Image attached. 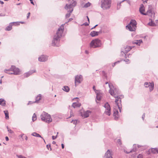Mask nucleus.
Here are the masks:
<instances>
[{
    "label": "nucleus",
    "instance_id": "f257e3e1",
    "mask_svg": "<svg viewBox=\"0 0 158 158\" xmlns=\"http://www.w3.org/2000/svg\"><path fill=\"white\" fill-rule=\"evenodd\" d=\"M64 24H63L58 29L56 34L54 35L53 39L52 41V45L53 46L59 47L60 38L62 36L64 32Z\"/></svg>",
    "mask_w": 158,
    "mask_h": 158
},
{
    "label": "nucleus",
    "instance_id": "f03ea898",
    "mask_svg": "<svg viewBox=\"0 0 158 158\" xmlns=\"http://www.w3.org/2000/svg\"><path fill=\"white\" fill-rule=\"evenodd\" d=\"M153 6L152 5H150L148 6V10L146 13H144L145 11V9L144 6L143 4H141L139 9L140 13L142 15H149L150 14V16L152 17V15H153V16L155 17V13L153 11Z\"/></svg>",
    "mask_w": 158,
    "mask_h": 158
},
{
    "label": "nucleus",
    "instance_id": "7ed1b4c3",
    "mask_svg": "<svg viewBox=\"0 0 158 158\" xmlns=\"http://www.w3.org/2000/svg\"><path fill=\"white\" fill-rule=\"evenodd\" d=\"M109 87L110 89L109 93L114 98L120 94L121 91L118 88L114 87L112 84H109Z\"/></svg>",
    "mask_w": 158,
    "mask_h": 158
},
{
    "label": "nucleus",
    "instance_id": "20e7f679",
    "mask_svg": "<svg viewBox=\"0 0 158 158\" xmlns=\"http://www.w3.org/2000/svg\"><path fill=\"white\" fill-rule=\"evenodd\" d=\"M134 47V46H129L127 45H123L121 48L120 56L127 58V53Z\"/></svg>",
    "mask_w": 158,
    "mask_h": 158
},
{
    "label": "nucleus",
    "instance_id": "39448f33",
    "mask_svg": "<svg viewBox=\"0 0 158 158\" xmlns=\"http://www.w3.org/2000/svg\"><path fill=\"white\" fill-rule=\"evenodd\" d=\"M68 1L69 2V4H66L64 8L68 11V12L72 13L73 10V7L76 5L77 2L74 0Z\"/></svg>",
    "mask_w": 158,
    "mask_h": 158
},
{
    "label": "nucleus",
    "instance_id": "423d86ee",
    "mask_svg": "<svg viewBox=\"0 0 158 158\" xmlns=\"http://www.w3.org/2000/svg\"><path fill=\"white\" fill-rule=\"evenodd\" d=\"M137 22L135 19H132L130 23L126 26L127 29L131 31H135L136 29Z\"/></svg>",
    "mask_w": 158,
    "mask_h": 158
},
{
    "label": "nucleus",
    "instance_id": "0eeeda50",
    "mask_svg": "<svg viewBox=\"0 0 158 158\" xmlns=\"http://www.w3.org/2000/svg\"><path fill=\"white\" fill-rule=\"evenodd\" d=\"M44 114L41 115V119L43 121L48 123H49L52 121L51 115L45 112Z\"/></svg>",
    "mask_w": 158,
    "mask_h": 158
},
{
    "label": "nucleus",
    "instance_id": "6e6552de",
    "mask_svg": "<svg viewBox=\"0 0 158 158\" xmlns=\"http://www.w3.org/2000/svg\"><path fill=\"white\" fill-rule=\"evenodd\" d=\"M111 2V0H102L101 7L103 10L108 9L110 7Z\"/></svg>",
    "mask_w": 158,
    "mask_h": 158
},
{
    "label": "nucleus",
    "instance_id": "1a4fd4ad",
    "mask_svg": "<svg viewBox=\"0 0 158 158\" xmlns=\"http://www.w3.org/2000/svg\"><path fill=\"white\" fill-rule=\"evenodd\" d=\"M101 45V41L98 39L93 40L90 43V48H97L99 47Z\"/></svg>",
    "mask_w": 158,
    "mask_h": 158
},
{
    "label": "nucleus",
    "instance_id": "9d476101",
    "mask_svg": "<svg viewBox=\"0 0 158 158\" xmlns=\"http://www.w3.org/2000/svg\"><path fill=\"white\" fill-rule=\"evenodd\" d=\"M104 107L106 108V110L105 112V113L106 114L109 116H110L111 114V108L110 105L108 102H106L105 103L103 106Z\"/></svg>",
    "mask_w": 158,
    "mask_h": 158
},
{
    "label": "nucleus",
    "instance_id": "9b49d317",
    "mask_svg": "<svg viewBox=\"0 0 158 158\" xmlns=\"http://www.w3.org/2000/svg\"><path fill=\"white\" fill-rule=\"evenodd\" d=\"M115 102L117 106L118 109L119 110L120 112L121 111L122 104H121V99L118 96H115Z\"/></svg>",
    "mask_w": 158,
    "mask_h": 158
},
{
    "label": "nucleus",
    "instance_id": "f8f14e48",
    "mask_svg": "<svg viewBox=\"0 0 158 158\" xmlns=\"http://www.w3.org/2000/svg\"><path fill=\"white\" fill-rule=\"evenodd\" d=\"M9 70L13 72V74L15 75H18L19 74L20 72V70L19 69L16 68L15 66L12 65L11 68L9 69Z\"/></svg>",
    "mask_w": 158,
    "mask_h": 158
},
{
    "label": "nucleus",
    "instance_id": "ddd939ff",
    "mask_svg": "<svg viewBox=\"0 0 158 158\" xmlns=\"http://www.w3.org/2000/svg\"><path fill=\"white\" fill-rule=\"evenodd\" d=\"M83 110H79V114L81 116L84 117V118H88L89 116V114L91 113V111L89 110H87L86 111H85L84 114H83Z\"/></svg>",
    "mask_w": 158,
    "mask_h": 158
},
{
    "label": "nucleus",
    "instance_id": "4468645a",
    "mask_svg": "<svg viewBox=\"0 0 158 158\" xmlns=\"http://www.w3.org/2000/svg\"><path fill=\"white\" fill-rule=\"evenodd\" d=\"M83 80V77L81 75H76L75 77V86H77V83L80 84Z\"/></svg>",
    "mask_w": 158,
    "mask_h": 158
},
{
    "label": "nucleus",
    "instance_id": "2eb2a0df",
    "mask_svg": "<svg viewBox=\"0 0 158 158\" xmlns=\"http://www.w3.org/2000/svg\"><path fill=\"white\" fill-rule=\"evenodd\" d=\"M48 56L43 55L39 57L38 60L40 62H44L48 60Z\"/></svg>",
    "mask_w": 158,
    "mask_h": 158
},
{
    "label": "nucleus",
    "instance_id": "dca6fc26",
    "mask_svg": "<svg viewBox=\"0 0 158 158\" xmlns=\"http://www.w3.org/2000/svg\"><path fill=\"white\" fill-rule=\"evenodd\" d=\"M113 111V116L114 117V119L115 120H117L119 117L118 111L117 109L114 108Z\"/></svg>",
    "mask_w": 158,
    "mask_h": 158
},
{
    "label": "nucleus",
    "instance_id": "f3484780",
    "mask_svg": "<svg viewBox=\"0 0 158 158\" xmlns=\"http://www.w3.org/2000/svg\"><path fill=\"white\" fill-rule=\"evenodd\" d=\"M36 72V70H30L27 72L24 73L23 74V76L24 77H27L33 73H35Z\"/></svg>",
    "mask_w": 158,
    "mask_h": 158
},
{
    "label": "nucleus",
    "instance_id": "a211bd4d",
    "mask_svg": "<svg viewBox=\"0 0 158 158\" xmlns=\"http://www.w3.org/2000/svg\"><path fill=\"white\" fill-rule=\"evenodd\" d=\"M104 158H113L111 155V152L110 150L108 149L105 153Z\"/></svg>",
    "mask_w": 158,
    "mask_h": 158
},
{
    "label": "nucleus",
    "instance_id": "6ab92c4d",
    "mask_svg": "<svg viewBox=\"0 0 158 158\" xmlns=\"http://www.w3.org/2000/svg\"><path fill=\"white\" fill-rule=\"evenodd\" d=\"M150 152L154 154L156 153L158 154V148H152L148 151V152Z\"/></svg>",
    "mask_w": 158,
    "mask_h": 158
},
{
    "label": "nucleus",
    "instance_id": "aec40b11",
    "mask_svg": "<svg viewBox=\"0 0 158 158\" xmlns=\"http://www.w3.org/2000/svg\"><path fill=\"white\" fill-rule=\"evenodd\" d=\"M90 35L92 37H94L98 35V32L97 31H92L91 32Z\"/></svg>",
    "mask_w": 158,
    "mask_h": 158
},
{
    "label": "nucleus",
    "instance_id": "412c9836",
    "mask_svg": "<svg viewBox=\"0 0 158 158\" xmlns=\"http://www.w3.org/2000/svg\"><path fill=\"white\" fill-rule=\"evenodd\" d=\"M143 43L142 40H136L135 42H133V44H136L137 45L140 46V44Z\"/></svg>",
    "mask_w": 158,
    "mask_h": 158
},
{
    "label": "nucleus",
    "instance_id": "4be33fe9",
    "mask_svg": "<svg viewBox=\"0 0 158 158\" xmlns=\"http://www.w3.org/2000/svg\"><path fill=\"white\" fill-rule=\"evenodd\" d=\"M81 106V103L76 102L73 103L72 105V106L74 108H75L77 107H80Z\"/></svg>",
    "mask_w": 158,
    "mask_h": 158
},
{
    "label": "nucleus",
    "instance_id": "5701e85b",
    "mask_svg": "<svg viewBox=\"0 0 158 158\" xmlns=\"http://www.w3.org/2000/svg\"><path fill=\"white\" fill-rule=\"evenodd\" d=\"M136 145L135 144H134L133 145V149H132L131 150H130V151H127L126 150H124V152L125 153H126L127 154H129L131 152H135V150H136Z\"/></svg>",
    "mask_w": 158,
    "mask_h": 158
},
{
    "label": "nucleus",
    "instance_id": "b1692460",
    "mask_svg": "<svg viewBox=\"0 0 158 158\" xmlns=\"http://www.w3.org/2000/svg\"><path fill=\"white\" fill-rule=\"evenodd\" d=\"M41 99V94H39L35 98V100L34 102L38 103L39 101Z\"/></svg>",
    "mask_w": 158,
    "mask_h": 158
},
{
    "label": "nucleus",
    "instance_id": "393cba45",
    "mask_svg": "<svg viewBox=\"0 0 158 158\" xmlns=\"http://www.w3.org/2000/svg\"><path fill=\"white\" fill-rule=\"evenodd\" d=\"M5 100L3 98L0 99V105L2 106H5L6 105Z\"/></svg>",
    "mask_w": 158,
    "mask_h": 158
},
{
    "label": "nucleus",
    "instance_id": "a878e982",
    "mask_svg": "<svg viewBox=\"0 0 158 158\" xmlns=\"http://www.w3.org/2000/svg\"><path fill=\"white\" fill-rule=\"evenodd\" d=\"M149 20H151V22H149L148 23V25L152 27H155L156 26V23L153 21H152V19H150Z\"/></svg>",
    "mask_w": 158,
    "mask_h": 158
},
{
    "label": "nucleus",
    "instance_id": "bb28decb",
    "mask_svg": "<svg viewBox=\"0 0 158 158\" xmlns=\"http://www.w3.org/2000/svg\"><path fill=\"white\" fill-rule=\"evenodd\" d=\"M150 85L148 86V87L149 88V90L150 92H151L152 90H153L154 89V83L153 82L150 83V84H149Z\"/></svg>",
    "mask_w": 158,
    "mask_h": 158
},
{
    "label": "nucleus",
    "instance_id": "cd10ccee",
    "mask_svg": "<svg viewBox=\"0 0 158 158\" xmlns=\"http://www.w3.org/2000/svg\"><path fill=\"white\" fill-rule=\"evenodd\" d=\"M31 135L35 137L41 138V139H43V138L38 133L34 132L32 133Z\"/></svg>",
    "mask_w": 158,
    "mask_h": 158
},
{
    "label": "nucleus",
    "instance_id": "c85d7f7f",
    "mask_svg": "<svg viewBox=\"0 0 158 158\" xmlns=\"http://www.w3.org/2000/svg\"><path fill=\"white\" fill-rule=\"evenodd\" d=\"M62 89L64 91L66 92H69L70 90L69 88L67 86H64Z\"/></svg>",
    "mask_w": 158,
    "mask_h": 158
},
{
    "label": "nucleus",
    "instance_id": "c756f323",
    "mask_svg": "<svg viewBox=\"0 0 158 158\" xmlns=\"http://www.w3.org/2000/svg\"><path fill=\"white\" fill-rule=\"evenodd\" d=\"M4 114H5V118L6 119H9V113L7 110H5L4 111Z\"/></svg>",
    "mask_w": 158,
    "mask_h": 158
},
{
    "label": "nucleus",
    "instance_id": "7c9ffc66",
    "mask_svg": "<svg viewBox=\"0 0 158 158\" xmlns=\"http://www.w3.org/2000/svg\"><path fill=\"white\" fill-rule=\"evenodd\" d=\"M12 24H10V23L9 25L7 26L5 29L6 30L8 31H10L12 29Z\"/></svg>",
    "mask_w": 158,
    "mask_h": 158
},
{
    "label": "nucleus",
    "instance_id": "2f4dec72",
    "mask_svg": "<svg viewBox=\"0 0 158 158\" xmlns=\"http://www.w3.org/2000/svg\"><path fill=\"white\" fill-rule=\"evenodd\" d=\"M4 72L7 74H13V72L11 71V70H10L9 69H5L4 70Z\"/></svg>",
    "mask_w": 158,
    "mask_h": 158
},
{
    "label": "nucleus",
    "instance_id": "473e14b6",
    "mask_svg": "<svg viewBox=\"0 0 158 158\" xmlns=\"http://www.w3.org/2000/svg\"><path fill=\"white\" fill-rule=\"evenodd\" d=\"M79 122V121L78 120H72L71 121V123H73V124L75 125H76L77 123Z\"/></svg>",
    "mask_w": 158,
    "mask_h": 158
},
{
    "label": "nucleus",
    "instance_id": "72a5a7b5",
    "mask_svg": "<svg viewBox=\"0 0 158 158\" xmlns=\"http://www.w3.org/2000/svg\"><path fill=\"white\" fill-rule=\"evenodd\" d=\"M36 115L35 113H34L32 117V120L33 122H34L36 119Z\"/></svg>",
    "mask_w": 158,
    "mask_h": 158
},
{
    "label": "nucleus",
    "instance_id": "f704fd0d",
    "mask_svg": "<svg viewBox=\"0 0 158 158\" xmlns=\"http://www.w3.org/2000/svg\"><path fill=\"white\" fill-rule=\"evenodd\" d=\"M101 96L99 94H97L96 96V99L97 100L99 101H100L101 100Z\"/></svg>",
    "mask_w": 158,
    "mask_h": 158
},
{
    "label": "nucleus",
    "instance_id": "c9c22d12",
    "mask_svg": "<svg viewBox=\"0 0 158 158\" xmlns=\"http://www.w3.org/2000/svg\"><path fill=\"white\" fill-rule=\"evenodd\" d=\"M10 24H12V25L18 26L20 25L19 22H16L10 23Z\"/></svg>",
    "mask_w": 158,
    "mask_h": 158
},
{
    "label": "nucleus",
    "instance_id": "e433bc0d",
    "mask_svg": "<svg viewBox=\"0 0 158 158\" xmlns=\"http://www.w3.org/2000/svg\"><path fill=\"white\" fill-rule=\"evenodd\" d=\"M91 4V3H90L89 2H88L87 3H85L84 5V7L85 8H87Z\"/></svg>",
    "mask_w": 158,
    "mask_h": 158
},
{
    "label": "nucleus",
    "instance_id": "4c0bfd02",
    "mask_svg": "<svg viewBox=\"0 0 158 158\" xmlns=\"http://www.w3.org/2000/svg\"><path fill=\"white\" fill-rule=\"evenodd\" d=\"M102 75L103 76V77H105V78H106V79H107V77L106 74V72L104 71H102Z\"/></svg>",
    "mask_w": 158,
    "mask_h": 158
},
{
    "label": "nucleus",
    "instance_id": "58836bf2",
    "mask_svg": "<svg viewBox=\"0 0 158 158\" xmlns=\"http://www.w3.org/2000/svg\"><path fill=\"white\" fill-rule=\"evenodd\" d=\"M46 147L47 148L48 150H50L51 151L52 150V148H51V146L50 144H48L46 145Z\"/></svg>",
    "mask_w": 158,
    "mask_h": 158
},
{
    "label": "nucleus",
    "instance_id": "ea45409f",
    "mask_svg": "<svg viewBox=\"0 0 158 158\" xmlns=\"http://www.w3.org/2000/svg\"><path fill=\"white\" fill-rule=\"evenodd\" d=\"M150 82L149 83H148V82H145V83H144V85L146 87H148V86H149L150 85L149 84H150Z\"/></svg>",
    "mask_w": 158,
    "mask_h": 158
},
{
    "label": "nucleus",
    "instance_id": "a19ab883",
    "mask_svg": "<svg viewBox=\"0 0 158 158\" xmlns=\"http://www.w3.org/2000/svg\"><path fill=\"white\" fill-rule=\"evenodd\" d=\"M123 60L124 61L126 62V63L127 64H129L130 63V60L129 59H123Z\"/></svg>",
    "mask_w": 158,
    "mask_h": 158
},
{
    "label": "nucleus",
    "instance_id": "79ce46f5",
    "mask_svg": "<svg viewBox=\"0 0 158 158\" xmlns=\"http://www.w3.org/2000/svg\"><path fill=\"white\" fill-rule=\"evenodd\" d=\"M121 2L120 3H118L117 4V10H119L120 9V6L121 5V2Z\"/></svg>",
    "mask_w": 158,
    "mask_h": 158
},
{
    "label": "nucleus",
    "instance_id": "37998d69",
    "mask_svg": "<svg viewBox=\"0 0 158 158\" xmlns=\"http://www.w3.org/2000/svg\"><path fill=\"white\" fill-rule=\"evenodd\" d=\"M89 22L88 23V22H86L84 23H83V24H82V25H81V26H82L83 25H85L86 26H87L89 25Z\"/></svg>",
    "mask_w": 158,
    "mask_h": 158
},
{
    "label": "nucleus",
    "instance_id": "c03bdc74",
    "mask_svg": "<svg viewBox=\"0 0 158 158\" xmlns=\"http://www.w3.org/2000/svg\"><path fill=\"white\" fill-rule=\"evenodd\" d=\"M137 158H143V155L142 154H139L137 156Z\"/></svg>",
    "mask_w": 158,
    "mask_h": 158
},
{
    "label": "nucleus",
    "instance_id": "a18cd8bd",
    "mask_svg": "<svg viewBox=\"0 0 158 158\" xmlns=\"http://www.w3.org/2000/svg\"><path fill=\"white\" fill-rule=\"evenodd\" d=\"M71 13L69 12V13L65 15L66 18H69L71 15Z\"/></svg>",
    "mask_w": 158,
    "mask_h": 158
},
{
    "label": "nucleus",
    "instance_id": "49530a36",
    "mask_svg": "<svg viewBox=\"0 0 158 158\" xmlns=\"http://www.w3.org/2000/svg\"><path fill=\"white\" fill-rule=\"evenodd\" d=\"M117 143L118 144L121 145L122 144L121 140L120 139H118L117 140Z\"/></svg>",
    "mask_w": 158,
    "mask_h": 158
},
{
    "label": "nucleus",
    "instance_id": "de8ad7c7",
    "mask_svg": "<svg viewBox=\"0 0 158 158\" xmlns=\"http://www.w3.org/2000/svg\"><path fill=\"white\" fill-rule=\"evenodd\" d=\"M118 96L119 97V98H121V99L122 98H124V96L123 95H118Z\"/></svg>",
    "mask_w": 158,
    "mask_h": 158
},
{
    "label": "nucleus",
    "instance_id": "09e8293b",
    "mask_svg": "<svg viewBox=\"0 0 158 158\" xmlns=\"http://www.w3.org/2000/svg\"><path fill=\"white\" fill-rule=\"evenodd\" d=\"M18 157V158H27L25 156L22 155H19Z\"/></svg>",
    "mask_w": 158,
    "mask_h": 158
},
{
    "label": "nucleus",
    "instance_id": "8fccbe9b",
    "mask_svg": "<svg viewBox=\"0 0 158 158\" xmlns=\"http://www.w3.org/2000/svg\"><path fill=\"white\" fill-rule=\"evenodd\" d=\"M57 135H56V136H53V135L52 136V139L53 140L55 139H56L57 138Z\"/></svg>",
    "mask_w": 158,
    "mask_h": 158
},
{
    "label": "nucleus",
    "instance_id": "3c124183",
    "mask_svg": "<svg viewBox=\"0 0 158 158\" xmlns=\"http://www.w3.org/2000/svg\"><path fill=\"white\" fill-rule=\"evenodd\" d=\"M8 131L11 134H12L14 133L13 131L10 129H8Z\"/></svg>",
    "mask_w": 158,
    "mask_h": 158
},
{
    "label": "nucleus",
    "instance_id": "603ef678",
    "mask_svg": "<svg viewBox=\"0 0 158 158\" xmlns=\"http://www.w3.org/2000/svg\"><path fill=\"white\" fill-rule=\"evenodd\" d=\"M124 1H127V2L129 4H130V3H131V2L129 0H123L122 2H123Z\"/></svg>",
    "mask_w": 158,
    "mask_h": 158
},
{
    "label": "nucleus",
    "instance_id": "864d4df0",
    "mask_svg": "<svg viewBox=\"0 0 158 158\" xmlns=\"http://www.w3.org/2000/svg\"><path fill=\"white\" fill-rule=\"evenodd\" d=\"M145 113H144L143 114L142 116V118L143 120H144V118H145Z\"/></svg>",
    "mask_w": 158,
    "mask_h": 158
},
{
    "label": "nucleus",
    "instance_id": "5fc2aeb1",
    "mask_svg": "<svg viewBox=\"0 0 158 158\" xmlns=\"http://www.w3.org/2000/svg\"><path fill=\"white\" fill-rule=\"evenodd\" d=\"M30 12H28L27 13V19L29 18V16H30Z\"/></svg>",
    "mask_w": 158,
    "mask_h": 158
},
{
    "label": "nucleus",
    "instance_id": "6e6d98bb",
    "mask_svg": "<svg viewBox=\"0 0 158 158\" xmlns=\"http://www.w3.org/2000/svg\"><path fill=\"white\" fill-rule=\"evenodd\" d=\"M136 146H137V148H140V147H141V146H140L139 145H137V146L136 145V150H135V149H135V151H136V150H137V147H136Z\"/></svg>",
    "mask_w": 158,
    "mask_h": 158
},
{
    "label": "nucleus",
    "instance_id": "4d7b16f0",
    "mask_svg": "<svg viewBox=\"0 0 158 158\" xmlns=\"http://www.w3.org/2000/svg\"><path fill=\"white\" fill-rule=\"evenodd\" d=\"M35 102H32L31 101H29L28 102V103H27V105H29V104H31L32 103H34Z\"/></svg>",
    "mask_w": 158,
    "mask_h": 158
},
{
    "label": "nucleus",
    "instance_id": "13d9d810",
    "mask_svg": "<svg viewBox=\"0 0 158 158\" xmlns=\"http://www.w3.org/2000/svg\"><path fill=\"white\" fill-rule=\"evenodd\" d=\"M29 1H30V2L31 4L34 5H35L34 3L33 0H29Z\"/></svg>",
    "mask_w": 158,
    "mask_h": 158
},
{
    "label": "nucleus",
    "instance_id": "bf43d9fd",
    "mask_svg": "<svg viewBox=\"0 0 158 158\" xmlns=\"http://www.w3.org/2000/svg\"><path fill=\"white\" fill-rule=\"evenodd\" d=\"M123 60V59H122V60H118V61H116L115 62H116V64H117L118 63H120V62H121Z\"/></svg>",
    "mask_w": 158,
    "mask_h": 158
},
{
    "label": "nucleus",
    "instance_id": "052dcab7",
    "mask_svg": "<svg viewBox=\"0 0 158 158\" xmlns=\"http://www.w3.org/2000/svg\"><path fill=\"white\" fill-rule=\"evenodd\" d=\"M95 88H96L95 86V85H93V90L94 91H95L96 90Z\"/></svg>",
    "mask_w": 158,
    "mask_h": 158
},
{
    "label": "nucleus",
    "instance_id": "680f3d73",
    "mask_svg": "<svg viewBox=\"0 0 158 158\" xmlns=\"http://www.w3.org/2000/svg\"><path fill=\"white\" fill-rule=\"evenodd\" d=\"M5 139L6 141H8L9 140V138L7 136H6L5 137Z\"/></svg>",
    "mask_w": 158,
    "mask_h": 158
},
{
    "label": "nucleus",
    "instance_id": "e2e57ef3",
    "mask_svg": "<svg viewBox=\"0 0 158 158\" xmlns=\"http://www.w3.org/2000/svg\"><path fill=\"white\" fill-rule=\"evenodd\" d=\"M98 26V24H97L95 25L92 28H91V29H94L96 27H97Z\"/></svg>",
    "mask_w": 158,
    "mask_h": 158
},
{
    "label": "nucleus",
    "instance_id": "0e129e2a",
    "mask_svg": "<svg viewBox=\"0 0 158 158\" xmlns=\"http://www.w3.org/2000/svg\"><path fill=\"white\" fill-rule=\"evenodd\" d=\"M73 20V19L72 18H70L69 19L68 21L67 22H69L72 21Z\"/></svg>",
    "mask_w": 158,
    "mask_h": 158
},
{
    "label": "nucleus",
    "instance_id": "69168bd1",
    "mask_svg": "<svg viewBox=\"0 0 158 158\" xmlns=\"http://www.w3.org/2000/svg\"><path fill=\"white\" fill-rule=\"evenodd\" d=\"M116 64V62H115L114 63H113V64H112V66L113 67H114L115 65Z\"/></svg>",
    "mask_w": 158,
    "mask_h": 158
},
{
    "label": "nucleus",
    "instance_id": "338daca9",
    "mask_svg": "<svg viewBox=\"0 0 158 158\" xmlns=\"http://www.w3.org/2000/svg\"><path fill=\"white\" fill-rule=\"evenodd\" d=\"M61 147L62 149H63L64 148V145L63 143L61 144Z\"/></svg>",
    "mask_w": 158,
    "mask_h": 158
},
{
    "label": "nucleus",
    "instance_id": "774afa93",
    "mask_svg": "<svg viewBox=\"0 0 158 158\" xmlns=\"http://www.w3.org/2000/svg\"><path fill=\"white\" fill-rule=\"evenodd\" d=\"M5 15V14L3 15L2 13L0 14V16H4Z\"/></svg>",
    "mask_w": 158,
    "mask_h": 158
}]
</instances>
